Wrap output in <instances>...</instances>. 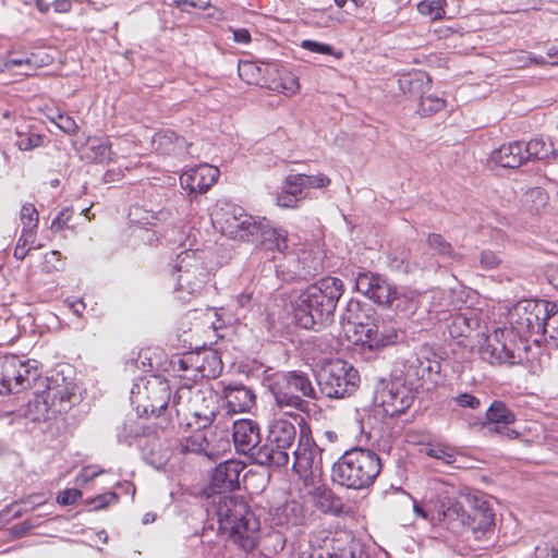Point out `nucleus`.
<instances>
[{"label": "nucleus", "instance_id": "nucleus-47", "mask_svg": "<svg viewBox=\"0 0 558 558\" xmlns=\"http://www.w3.org/2000/svg\"><path fill=\"white\" fill-rule=\"evenodd\" d=\"M446 105L445 99L435 95H424L418 102V113L429 116L440 111Z\"/></svg>", "mask_w": 558, "mask_h": 558}, {"label": "nucleus", "instance_id": "nucleus-62", "mask_svg": "<svg viewBox=\"0 0 558 558\" xmlns=\"http://www.w3.org/2000/svg\"><path fill=\"white\" fill-rule=\"evenodd\" d=\"M300 198H296L282 189L277 196V205L284 208H295Z\"/></svg>", "mask_w": 558, "mask_h": 558}, {"label": "nucleus", "instance_id": "nucleus-6", "mask_svg": "<svg viewBox=\"0 0 558 558\" xmlns=\"http://www.w3.org/2000/svg\"><path fill=\"white\" fill-rule=\"evenodd\" d=\"M461 505L448 504L442 515L449 517L448 522L459 521L469 527L475 538L481 539L489 533L494 525L495 513L486 498L481 493L460 495Z\"/></svg>", "mask_w": 558, "mask_h": 558}, {"label": "nucleus", "instance_id": "nucleus-29", "mask_svg": "<svg viewBox=\"0 0 558 558\" xmlns=\"http://www.w3.org/2000/svg\"><path fill=\"white\" fill-rule=\"evenodd\" d=\"M189 427H194L192 433L184 437L180 442L182 453H204L211 459L213 452L208 450L209 444L206 437L205 428L207 426H198L197 423L187 421Z\"/></svg>", "mask_w": 558, "mask_h": 558}, {"label": "nucleus", "instance_id": "nucleus-60", "mask_svg": "<svg viewBox=\"0 0 558 558\" xmlns=\"http://www.w3.org/2000/svg\"><path fill=\"white\" fill-rule=\"evenodd\" d=\"M453 401L461 408L477 409L481 405L480 399L470 393H461Z\"/></svg>", "mask_w": 558, "mask_h": 558}, {"label": "nucleus", "instance_id": "nucleus-5", "mask_svg": "<svg viewBox=\"0 0 558 558\" xmlns=\"http://www.w3.org/2000/svg\"><path fill=\"white\" fill-rule=\"evenodd\" d=\"M374 310L363 306L359 301L350 300L341 316V325L345 335H353L354 343L366 344L369 349L393 343L397 333H385L373 317Z\"/></svg>", "mask_w": 558, "mask_h": 558}, {"label": "nucleus", "instance_id": "nucleus-32", "mask_svg": "<svg viewBox=\"0 0 558 558\" xmlns=\"http://www.w3.org/2000/svg\"><path fill=\"white\" fill-rule=\"evenodd\" d=\"M296 429L294 425L282 418L274 420L270 424L268 440L281 449L289 450L295 440Z\"/></svg>", "mask_w": 558, "mask_h": 558}, {"label": "nucleus", "instance_id": "nucleus-34", "mask_svg": "<svg viewBox=\"0 0 558 558\" xmlns=\"http://www.w3.org/2000/svg\"><path fill=\"white\" fill-rule=\"evenodd\" d=\"M140 446L145 460L154 468H160L170 457L169 450L163 448L156 438H145Z\"/></svg>", "mask_w": 558, "mask_h": 558}, {"label": "nucleus", "instance_id": "nucleus-40", "mask_svg": "<svg viewBox=\"0 0 558 558\" xmlns=\"http://www.w3.org/2000/svg\"><path fill=\"white\" fill-rule=\"evenodd\" d=\"M324 554H337L339 556L344 553L354 554L353 537L348 532H338L330 541L329 548L323 549Z\"/></svg>", "mask_w": 558, "mask_h": 558}, {"label": "nucleus", "instance_id": "nucleus-59", "mask_svg": "<svg viewBox=\"0 0 558 558\" xmlns=\"http://www.w3.org/2000/svg\"><path fill=\"white\" fill-rule=\"evenodd\" d=\"M501 259L497 254L492 251H484L481 253L480 263L484 269H494L498 267Z\"/></svg>", "mask_w": 558, "mask_h": 558}, {"label": "nucleus", "instance_id": "nucleus-63", "mask_svg": "<svg viewBox=\"0 0 558 558\" xmlns=\"http://www.w3.org/2000/svg\"><path fill=\"white\" fill-rule=\"evenodd\" d=\"M36 240V233H33V231H25L22 230V233L17 240L16 246H21L24 248H31L32 245L35 243Z\"/></svg>", "mask_w": 558, "mask_h": 558}, {"label": "nucleus", "instance_id": "nucleus-53", "mask_svg": "<svg viewBox=\"0 0 558 558\" xmlns=\"http://www.w3.org/2000/svg\"><path fill=\"white\" fill-rule=\"evenodd\" d=\"M536 558H558V541L548 539L535 547Z\"/></svg>", "mask_w": 558, "mask_h": 558}, {"label": "nucleus", "instance_id": "nucleus-51", "mask_svg": "<svg viewBox=\"0 0 558 558\" xmlns=\"http://www.w3.org/2000/svg\"><path fill=\"white\" fill-rule=\"evenodd\" d=\"M303 180H305L304 174H290L286 178L282 189L290 195L300 198L299 196L304 190V183L302 182Z\"/></svg>", "mask_w": 558, "mask_h": 558}, {"label": "nucleus", "instance_id": "nucleus-2", "mask_svg": "<svg viewBox=\"0 0 558 558\" xmlns=\"http://www.w3.org/2000/svg\"><path fill=\"white\" fill-rule=\"evenodd\" d=\"M208 514L217 518L218 529L244 550L257 544L259 521L240 497L214 494Z\"/></svg>", "mask_w": 558, "mask_h": 558}, {"label": "nucleus", "instance_id": "nucleus-50", "mask_svg": "<svg viewBox=\"0 0 558 558\" xmlns=\"http://www.w3.org/2000/svg\"><path fill=\"white\" fill-rule=\"evenodd\" d=\"M16 134L19 136L16 141V146L20 150H31L33 148L39 147L43 144V136L40 134L31 133V134H23L20 131H16Z\"/></svg>", "mask_w": 558, "mask_h": 558}, {"label": "nucleus", "instance_id": "nucleus-19", "mask_svg": "<svg viewBox=\"0 0 558 558\" xmlns=\"http://www.w3.org/2000/svg\"><path fill=\"white\" fill-rule=\"evenodd\" d=\"M271 90L293 95L299 88L298 77L287 68L278 63H268L264 65V80H254Z\"/></svg>", "mask_w": 558, "mask_h": 558}, {"label": "nucleus", "instance_id": "nucleus-9", "mask_svg": "<svg viewBox=\"0 0 558 558\" xmlns=\"http://www.w3.org/2000/svg\"><path fill=\"white\" fill-rule=\"evenodd\" d=\"M175 270L178 271L175 294L182 302H187L204 289L209 274L206 270L203 257L196 251H184L177 256Z\"/></svg>", "mask_w": 558, "mask_h": 558}, {"label": "nucleus", "instance_id": "nucleus-20", "mask_svg": "<svg viewBox=\"0 0 558 558\" xmlns=\"http://www.w3.org/2000/svg\"><path fill=\"white\" fill-rule=\"evenodd\" d=\"M244 470L242 462L238 460H227L219 463L210 476L209 486L216 494L222 492H232L239 488L240 475Z\"/></svg>", "mask_w": 558, "mask_h": 558}, {"label": "nucleus", "instance_id": "nucleus-36", "mask_svg": "<svg viewBox=\"0 0 558 558\" xmlns=\"http://www.w3.org/2000/svg\"><path fill=\"white\" fill-rule=\"evenodd\" d=\"M111 144L106 138L94 137L87 141L86 157L96 162H108L112 159Z\"/></svg>", "mask_w": 558, "mask_h": 558}, {"label": "nucleus", "instance_id": "nucleus-31", "mask_svg": "<svg viewBox=\"0 0 558 558\" xmlns=\"http://www.w3.org/2000/svg\"><path fill=\"white\" fill-rule=\"evenodd\" d=\"M20 415L31 422H43L51 418L56 414L52 411L49 401L45 398V395H43L38 388L35 392V397L20 410Z\"/></svg>", "mask_w": 558, "mask_h": 558}, {"label": "nucleus", "instance_id": "nucleus-17", "mask_svg": "<svg viewBox=\"0 0 558 558\" xmlns=\"http://www.w3.org/2000/svg\"><path fill=\"white\" fill-rule=\"evenodd\" d=\"M220 171L217 167L203 163L183 172L180 184L189 191L190 197L206 193L218 180Z\"/></svg>", "mask_w": 558, "mask_h": 558}, {"label": "nucleus", "instance_id": "nucleus-45", "mask_svg": "<svg viewBox=\"0 0 558 558\" xmlns=\"http://www.w3.org/2000/svg\"><path fill=\"white\" fill-rule=\"evenodd\" d=\"M293 390H288L286 386H278V388L274 390L276 403L278 404V407L281 409H302L304 401L300 397L293 395Z\"/></svg>", "mask_w": 558, "mask_h": 558}, {"label": "nucleus", "instance_id": "nucleus-28", "mask_svg": "<svg viewBox=\"0 0 558 558\" xmlns=\"http://www.w3.org/2000/svg\"><path fill=\"white\" fill-rule=\"evenodd\" d=\"M307 494L311 496L314 505L323 512L339 513L342 511V502L331 489L325 485L310 484Z\"/></svg>", "mask_w": 558, "mask_h": 558}, {"label": "nucleus", "instance_id": "nucleus-38", "mask_svg": "<svg viewBox=\"0 0 558 558\" xmlns=\"http://www.w3.org/2000/svg\"><path fill=\"white\" fill-rule=\"evenodd\" d=\"M551 305L554 308L548 311L549 313L546 315L541 339L542 343L544 342L550 348L558 349V306L555 303H551Z\"/></svg>", "mask_w": 558, "mask_h": 558}, {"label": "nucleus", "instance_id": "nucleus-61", "mask_svg": "<svg viewBox=\"0 0 558 558\" xmlns=\"http://www.w3.org/2000/svg\"><path fill=\"white\" fill-rule=\"evenodd\" d=\"M73 210L70 208H64L61 210L58 216L52 220L51 229L60 230L62 229L71 219Z\"/></svg>", "mask_w": 558, "mask_h": 558}, {"label": "nucleus", "instance_id": "nucleus-44", "mask_svg": "<svg viewBox=\"0 0 558 558\" xmlns=\"http://www.w3.org/2000/svg\"><path fill=\"white\" fill-rule=\"evenodd\" d=\"M418 304L417 296L412 292H402L400 293L397 290V295L393 298L395 308L402 313L404 316H409L414 314Z\"/></svg>", "mask_w": 558, "mask_h": 558}, {"label": "nucleus", "instance_id": "nucleus-25", "mask_svg": "<svg viewBox=\"0 0 558 558\" xmlns=\"http://www.w3.org/2000/svg\"><path fill=\"white\" fill-rule=\"evenodd\" d=\"M251 459L254 463L265 466H283L289 462V452L287 449H281L275 442L268 439L262 446H257L254 452L251 453Z\"/></svg>", "mask_w": 558, "mask_h": 558}, {"label": "nucleus", "instance_id": "nucleus-18", "mask_svg": "<svg viewBox=\"0 0 558 558\" xmlns=\"http://www.w3.org/2000/svg\"><path fill=\"white\" fill-rule=\"evenodd\" d=\"M514 422V413L502 401H494L486 411V423L484 426L488 432L499 434L501 437L512 440L520 436L518 430L510 427Z\"/></svg>", "mask_w": 558, "mask_h": 558}, {"label": "nucleus", "instance_id": "nucleus-8", "mask_svg": "<svg viewBox=\"0 0 558 558\" xmlns=\"http://www.w3.org/2000/svg\"><path fill=\"white\" fill-rule=\"evenodd\" d=\"M172 407L197 427L209 426L217 414V396L209 389L183 385L174 393Z\"/></svg>", "mask_w": 558, "mask_h": 558}, {"label": "nucleus", "instance_id": "nucleus-55", "mask_svg": "<svg viewBox=\"0 0 558 558\" xmlns=\"http://www.w3.org/2000/svg\"><path fill=\"white\" fill-rule=\"evenodd\" d=\"M57 126L69 135H75L78 132V125L75 120L65 114H58L56 120Z\"/></svg>", "mask_w": 558, "mask_h": 558}, {"label": "nucleus", "instance_id": "nucleus-7", "mask_svg": "<svg viewBox=\"0 0 558 558\" xmlns=\"http://www.w3.org/2000/svg\"><path fill=\"white\" fill-rule=\"evenodd\" d=\"M211 220L215 228L229 239L247 243L256 241L260 218L247 214L239 205L217 204L211 213Z\"/></svg>", "mask_w": 558, "mask_h": 558}, {"label": "nucleus", "instance_id": "nucleus-57", "mask_svg": "<svg viewBox=\"0 0 558 558\" xmlns=\"http://www.w3.org/2000/svg\"><path fill=\"white\" fill-rule=\"evenodd\" d=\"M530 61H532V53L524 51L514 52L508 59V63L517 69H523L529 66Z\"/></svg>", "mask_w": 558, "mask_h": 558}, {"label": "nucleus", "instance_id": "nucleus-26", "mask_svg": "<svg viewBox=\"0 0 558 558\" xmlns=\"http://www.w3.org/2000/svg\"><path fill=\"white\" fill-rule=\"evenodd\" d=\"M258 231L256 234V241L254 243H260L266 248L271 251H278L284 253L288 248L287 232L282 229H276L269 220L260 218L258 223Z\"/></svg>", "mask_w": 558, "mask_h": 558}, {"label": "nucleus", "instance_id": "nucleus-48", "mask_svg": "<svg viewBox=\"0 0 558 558\" xmlns=\"http://www.w3.org/2000/svg\"><path fill=\"white\" fill-rule=\"evenodd\" d=\"M239 75L248 84L260 85V83L253 80H264V66H257L255 63L250 61L240 62Z\"/></svg>", "mask_w": 558, "mask_h": 558}, {"label": "nucleus", "instance_id": "nucleus-13", "mask_svg": "<svg viewBox=\"0 0 558 558\" xmlns=\"http://www.w3.org/2000/svg\"><path fill=\"white\" fill-rule=\"evenodd\" d=\"M38 388L44 386L45 389L40 390L45 398L49 401L54 414L69 411L73 405L74 384L68 380L63 375L56 374L50 377L37 380Z\"/></svg>", "mask_w": 558, "mask_h": 558}, {"label": "nucleus", "instance_id": "nucleus-39", "mask_svg": "<svg viewBox=\"0 0 558 558\" xmlns=\"http://www.w3.org/2000/svg\"><path fill=\"white\" fill-rule=\"evenodd\" d=\"M429 250L442 260H454L458 254L452 245L439 233H429L427 236Z\"/></svg>", "mask_w": 558, "mask_h": 558}, {"label": "nucleus", "instance_id": "nucleus-21", "mask_svg": "<svg viewBox=\"0 0 558 558\" xmlns=\"http://www.w3.org/2000/svg\"><path fill=\"white\" fill-rule=\"evenodd\" d=\"M146 401L142 404L147 415L160 416L170 401V386L167 380L154 377L145 385Z\"/></svg>", "mask_w": 558, "mask_h": 558}, {"label": "nucleus", "instance_id": "nucleus-64", "mask_svg": "<svg viewBox=\"0 0 558 558\" xmlns=\"http://www.w3.org/2000/svg\"><path fill=\"white\" fill-rule=\"evenodd\" d=\"M311 557L312 558H355L354 554L344 553V555L339 556L337 554H324L323 549L314 551Z\"/></svg>", "mask_w": 558, "mask_h": 558}, {"label": "nucleus", "instance_id": "nucleus-27", "mask_svg": "<svg viewBox=\"0 0 558 558\" xmlns=\"http://www.w3.org/2000/svg\"><path fill=\"white\" fill-rule=\"evenodd\" d=\"M432 489L435 492L438 501L437 505H435L436 508V519L439 522H447L449 521V517L442 515V511L446 508L447 502L452 505H461V500H457L456 497L459 494V489L450 483L445 482L441 478H435L432 482Z\"/></svg>", "mask_w": 558, "mask_h": 558}, {"label": "nucleus", "instance_id": "nucleus-52", "mask_svg": "<svg viewBox=\"0 0 558 558\" xmlns=\"http://www.w3.org/2000/svg\"><path fill=\"white\" fill-rule=\"evenodd\" d=\"M301 47L303 49H306V50L312 51L314 53L332 54L337 59H340L342 57L341 52L335 53L331 46H329L327 44L319 43V41L311 40V39L303 40L301 43Z\"/></svg>", "mask_w": 558, "mask_h": 558}, {"label": "nucleus", "instance_id": "nucleus-30", "mask_svg": "<svg viewBox=\"0 0 558 558\" xmlns=\"http://www.w3.org/2000/svg\"><path fill=\"white\" fill-rule=\"evenodd\" d=\"M432 80L427 73L415 72L405 74L399 80V88L409 97L421 99L432 88Z\"/></svg>", "mask_w": 558, "mask_h": 558}, {"label": "nucleus", "instance_id": "nucleus-11", "mask_svg": "<svg viewBox=\"0 0 558 558\" xmlns=\"http://www.w3.org/2000/svg\"><path fill=\"white\" fill-rule=\"evenodd\" d=\"M38 379L37 361H23L16 355L0 359V395L36 387Z\"/></svg>", "mask_w": 558, "mask_h": 558}, {"label": "nucleus", "instance_id": "nucleus-16", "mask_svg": "<svg viewBox=\"0 0 558 558\" xmlns=\"http://www.w3.org/2000/svg\"><path fill=\"white\" fill-rule=\"evenodd\" d=\"M293 470L303 480L305 486L313 484L322 468V453L310 444H299L293 451Z\"/></svg>", "mask_w": 558, "mask_h": 558}, {"label": "nucleus", "instance_id": "nucleus-54", "mask_svg": "<svg viewBox=\"0 0 558 558\" xmlns=\"http://www.w3.org/2000/svg\"><path fill=\"white\" fill-rule=\"evenodd\" d=\"M117 501L118 495L116 493L110 492L98 495L95 498L90 499L88 501V506L90 507L92 510H99Z\"/></svg>", "mask_w": 558, "mask_h": 558}, {"label": "nucleus", "instance_id": "nucleus-37", "mask_svg": "<svg viewBox=\"0 0 558 558\" xmlns=\"http://www.w3.org/2000/svg\"><path fill=\"white\" fill-rule=\"evenodd\" d=\"M524 151L527 160H548L556 157L553 144L546 143L542 138H534L524 143Z\"/></svg>", "mask_w": 558, "mask_h": 558}, {"label": "nucleus", "instance_id": "nucleus-23", "mask_svg": "<svg viewBox=\"0 0 558 558\" xmlns=\"http://www.w3.org/2000/svg\"><path fill=\"white\" fill-rule=\"evenodd\" d=\"M490 160L502 168L517 169L521 167L527 161L524 143L515 141L501 145L492 153Z\"/></svg>", "mask_w": 558, "mask_h": 558}, {"label": "nucleus", "instance_id": "nucleus-58", "mask_svg": "<svg viewBox=\"0 0 558 558\" xmlns=\"http://www.w3.org/2000/svg\"><path fill=\"white\" fill-rule=\"evenodd\" d=\"M81 497L82 493L78 489H65L58 495L57 501L62 506H70L75 504Z\"/></svg>", "mask_w": 558, "mask_h": 558}, {"label": "nucleus", "instance_id": "nucleus-22", "mask_svg": "<svg viewBox=\"0 0 558 558\" xmlns=\"http://www.w3.org/2000/svg\"><path fill=\"white\" fill-rule=\"evenodd\" d=\"M233 442L238 452L251 453L260 442V434L258 425L252 420H238L233 423Z\"/></svg>", "mask_w": 558, "mask_h": 558}, {"label": "nucleus", "instance_id": "nucleus-12", "mask_svg": "<svg viewBox=\"0 0 558 558\" xmlns=\"http://www.w3.org/2000/svg\"><path fill=\"white\" fill-rule=\"evenodd\" d=\"M178 371L183 378L196 381L198 378H216L222 371V362L217 351L203 349L185 352L178 359Z\"/></svg>", "mask_w": 558, "mask_h": 558}, {"label": "nucleus", "instance_id": "nucleus-24", "mask_svg": "<svg viewBox=\"0 0 558 558\" xmlns=\"http://www.w3.org/2000/svg\"><path fill=\"white\" fill-rule=\"evenodd\" d=\"M222 397L231 413L247 412L255 404L253 390L243 385L226 386L222 390Z\"/></svg>", "mask_w": 558, "mask_h": 558}, {"label": "nucleus", "instance_id": "nucleus-42", "mask_svg": "<svg viewBox=\"0 0 558 558\" xmlns=\"http://www.w3.org/2000/svg\"><path fill=\"white\" fill-rule=\"evenodd\" d=\"M548 201L547 193L541 187H533L524 195V206L532 214H539Z\"/></svg>", "mask_w": 558, "mask_h": 558}, {"label": "nucleus", "instance_id": "nucleus-35", "mask_svg": "<svg viewBox=\"0 0 558 558\" xmlns=\"http://www.w3.org/2000/svg\"><path fill=\"white\" fill-rule=\"evenodd\" d=\"M286 388L300 392L307 398H315L316 391L308 376L302 372H289L282 377Z\"/></svg>", "mask_w": 558, "mask_h": 558}, {"label": "nucleus", "instance_id": "nucleus-49", "mask_svg": "<svg viewBox=\"0 0 558 558\" xmlns=\"http://www.w3.org/2000/svg\"><path fill=\"white\" fill-rule=\"evenodd\" d=\"M3 65L7 70H11L14 66H25V70L21 72L24 75H32L38 66L33 56L27 58H10L4 61Z\"/></svg>", "mask_w": 558, "mask_h": 558}, {"label": "nucleus", "instance_id": "nucleus-14", "mask_svg": "<svg viewBox=\"0 0 558 558\" xmlns=\"http://www.w3.org/2000/svg\"><path fill=\"white\" fill-rule=\"evenodd\" d=\"M355 289L375 303L387 306H392L393 298L397 295L396 287L381 276L371 271L357 274L355 277Z\"/></svg>", "mask_w": 558, "mask_h": 558}, {"label": "nucleus", "instance_id": "nucleus-4", "mask_svg": "<svg viewBox=\"0 0 558 558\" xmlns=\"http://www.w3.org/2000/svg\"><path fill=\"white\" fill-rule=\"evenodd\" d=\"M379 456L369 449L352 448L347 450L332 465L331 476L335 483L352 489L369 487L381 471Z\"/></svg>", "mask_w": 558, "mask_h": 558}, {"label": "nucleus", "instance_id": "nucleus-41", "mask_svg": "<svg viewBox=\"0 0 558 558\" xmlns=\"http://www.w3.org/2000/svg\"><path fill=\"white\" fill-rule=\"evenodd\" d=\"M426 454L448 465L457 464L459 462V458H461L456 449L440 444L428 447L426 449Z\"/></svg>", "mask_w": 558, "mask_h": 558}, {"label": "nucleus", "instance_id": "nucleus-46", "mask_svg": "<svg viewBox=\"0 0 558 558\" xmlns=\"http://www.w3.org/2000/svg\"><path fill=\"white\" fill-rule=\"evenodd\" d=\"M20 219L23 226L22 230L33 231L37 233L38 228V211L35 206L31 203H26L22 206L20 213Z\"/></svg>", "mask_w": 558, "mask_h": 558}, {"label": "nucleus", "instance_id": "nucleus-56", "mask_svg": "<svg viewBox=\"0 0 558 558\" xmlns=\"http://www.w3.org/2000/svg\"><path fill=\"white\" fill-rule=\"evenodd\" d=\"M305 180L302 182L304 183V189H323L330 184V179L324 174L318 173L316 175H306L304 174Z\"/></svg>", "mask_w": 558, "mask_h": 558}, {"label": "nucleus", "instance_id": "nucleus-10", "mask_svg": "<svg viewBox=\"0 0 558 558\" xmlns=\"http://www.w3.org/2000/svg\"><path fill=\"white\" fill-rule=\"evenodd\" d=\"M317 383L322 393L327 398L342 399L356 390L360 376L350 363L333 360L320 369Z\"/></svg>", "mask_w": 558, "mask_h": 558}, {"label": "nucleus", "instance_id": "nucleus-43", "mask_svg": "<svg viewBox=\"0 0 558 558\" xmlns=\"http://www.w3.org/2000/svg\"><path fill=\"white\" fill-rule=\"evenodd\" d=\"M446 0H423L417 4L418 12L430 21H437L445 16Z\"/></svg>", "mask_w": 558, "mask_h": 558}, {"label": "nucleus", "instance_id": "nucleus-33", "mask_svg": "<svg viewBox=\"0 0 558 558\" xmlns=\"http://www.w3.org/2000/svg\"><path fill=\"white\" fill-rule=\"evenodd\" d=\"M307 519V511L303 504L295 500L287 502L277 510V522L279 524L303 525Z\"/></svg>", "mask_w": 558, "mask_h": 558}, {"label": "nucleus", "instance_id": "nucleus-1", "mask_svg": "<svg viewBox=\"0 0 558 558\" xmlns=\"http://www.w3.org/2000/svg\"><path fill=\"white\" fill-rule=\"evenodd\" d=\"M554 306L546 300L520 301L509 313L510 328L496 329L480 347L483 361L492 365L521 364L526 359L527 340L542 344L546 315Z\"/></svg>", "mask_w": 558, "mask_h": 558}, {"label": "nucleus", "instance_id": "nucleus-15", "mask_svg": "<svg viewBox=\"0 0 558 558\" xmlns=\"http://www.w3.org/2000/svg\"><path fill=\"white\" fill-rule=\"evenodd\" d=\"M413 400L412 392L398 383L383 385L375 395V401L383 408L384 413L391 417L405 412Z\"/></svg>", "mask_w": 558, "mask_h": 558}, {"label": "nucleus", "instance_id": "nucleus-3", "mask_svg": "<svg viewBox=\"0 0 558 558\" xmlns=\"http://www.w3.org/2000/svg\"><path fill=\"white\" fill-rule=\"evenodd\" d=\"M343 283L336 277H325L308 286L294 302L295 323L305 329L332 322Z\"/></svg>", "mask_w": 558, "mask_h": 558}]
</instances>
